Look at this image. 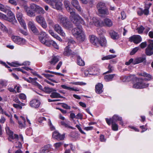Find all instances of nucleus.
<instances>
[{
    "instance_id": "nucleus-45",
    "label": "nucleus",
    "mask_w": 153,
    "mask_h": 153,
    "mask_svg": "<svg viewBox=\"0 0 153 153\" xmlns=\"http://www.w3.org/2000/svg\"><path fill=\"white\" fill-rule=\"evenodd\" d=\"M23 79H24L26 81L29 83H30L31 82H33L34 81H35L37 79L36 78H32L31 77H29V79L30 80V81L27 78H25L23 77Z\"/></svg>"
},
{
    "instance_id": "nucleus-12",
    "label": "nucleus",
    "mask_w": 153,
    "mask_h": 153,
    "mask_svg": "<svg viewBox=\"0 0 153 153\" xmlns=\"http://www.w3.org/2000/svg\"><path fill=\"white\" fill-rule=\"evenodd\" d=\"M71 48V47H69V46H67L65 49L63 54L65 56H71V57H73L75 55H77V52H72L71 50L70 49Z\"/></svg>"
},
{
    "instance_id": "nucleus-5",
    "label": "nucleus",
    "mask_w": 153,
    "mask_h": 153,
    "mask_svg": "<svg viewBox=\"0 0 153 153\" xmlns=\"http://www.w3.org/2000/svg\"><path fill=\"white\" fill-rule=\"evenodd\" d=\"M50 5L52 8L58 10L62 9V0H43Z\"/></svg>"
},
{
    "instance_id": "nucleus-64",
    "label": "nucleus",
    "mask_w": 153,
    "mask_h": 153,
    "mask_svg": "<svg viewBox=\"0 0 153 153\" xmlns=\"http://www.w3.org/2000/svg\"><path fill=\"white\" fill-rule=\"evenodd\" d=\"M134 60L133 59L131 58L130 59L128 62H126L125 64L126 65H129L131 63H132L134 64Z\"/></svg>"
},
{
    "instance_id": "nucleus-25",
    "label": "nucleus",
    "mask_w": 153,
    "mask_h": 153,
    "mask_svg": "<svg viewBox=\"0 0 153 153\" xmlns=\"http://www.w3.org/2000/svg\"><path fill=\"white\" fill-rule=\"evenodd\" d=\"M77 57V63L79 66H83L85 65L84 61L82 60L81 57L79 55L78 53L77 52V55H75Z\"/></svg>"
},
{
    "instance_id": "nucleus-21",
    "label": "nucleus",
    "mask_w": 153,
    "mask_h": 153,
    "mask_svg": "<svg viewBox=\"0 0 153 153\" xmlns=\"http://www.w3.org/2000/svg\"><path fill=\"white\" fill-rule=\"evenodd\" d=\"M54 30L59 34L62 36H65V34L61 27L58 24H56L54 26Z\"/></svg>"
},
{
    "instance_id": "nucleus-44",
    "label": "nucleus",
    "mask_w": 153,
    "mask_h": 153,
    "mask_svg": "<svg viewBox=\"0 0 153 153\" xmlns=\"http://www.w3.org/2000/svg\"><path fill=\"white\" fill-rule=\"evenodd\" d=\"M144 29V27L142 25H141L140 27L137 29V30H138V32L139 34L142 33Z\"/></svg>"
},
{
    "instance_id": "nucleus-10",
    "label": "nucleus",
    "mask_w": 153,
    "mask_h": 153,
    "mask_svg": "<svg viewBox=\"0 0 153 153\" xmlns=\"http://www.w3.org/2000/svg\"><path fill=\"white\" fill-rule=\"evenodd\" d=\"M122 117L117 114H114L112 117L108 118H105V121L108 125L110 124V121H112L116 123L117 121H119L122 120Z\"/></svg>"
},
{
    "instance_id": "nucleus-58",
    "label": "nucleus",
    "mask_w": 153,
    "mask_h": 153,
    "mask_svg": "<svg viewBox=\"0 0 153 153\" xmlns=\"http://www.w3.org/2000/svg\"><path fill=\"white\" fill-rule=\"evenodd\" d=\"M17 143V144L15 146V147L16 148H18V149L21 150V149L22 148V144L20 142H16Z\"/></svg>"
},
{
    "instance_id": "nucleus-39",
    "label": "nucleus",
    "mask_w": 153,
    "mask_h": 153,
    "mask_svg": "<svg viewBox=\"0 0 153 153\" xmlns=\"http://www.w3.org/2000/svg\"><path fill=\"white\" fill-rule=\"evenodd\" d=\"M61 124L64 126L65 128H71V129H74L75 128H74L73 127L69 126L67 123H66L64 121H62L60 122Z\"/></svg>"
},
{
    "instance_id": "nucleus-34",
    "label": "nucleus",
    "mask_w": 153,
    "mask_h": 153,
    "mask_svg": "<svg viewBox=\"0 0 153 153\" xmlns=\"http://www.w3.org/2000/svg\"><path fill=\"white\" fill-rule=\"evenodd\" d=\"M142 40L141 36L139 35H135L134 43L138 44Z\"/></svg>"
},
{
    "instance_id": "nucleus-28",
    "label": "nucleus",
    "mask_w": 153,
    "mask_h": 153,
    "mask_svg": "<svg viewBox=\"0 0 153 153\" xmlns=\"http://www.w3.org/2000/svg\"><path fill=\"white\" fill-rule=\"evenodd\" d=\"M116 75V74H115L106 75L104 76V79L106 82L111 81Z\"/></svg>"
},
{
    "instance_id": "nucleus-51",
    "label": "nucleus",
    "mask_w": 153,
    "mask_h": 153,
    "mask_svg": "<svg viewBox=\"0 0 153 153\" xmlns=\"http://www.w3.org/2000/svg\"><path fill=\"white\" fill-rule=\"evenodd\" d=\"M19 97L20 99L23 100H25L26 98L25 95L23 93L19 94Z\"/></svg>"
},
{
    "instance_id": "nucleus-46",
    "label": "nucleus",
    "mask_w": 153,
    "mask_h": 153,
    "mask_svg": "<svg viewBox=\"0 0 153 153\" xmlns=\"http://www.w3.org/2000/svg\"><path fill=\"white\" fill-rule=\"evenodd\" d=\"M17 3L21 5L26 6L25 5L26 4L27 1L25 0H17Z\"/></svg>"
},
{
    "instance_id": "nucleus-9",
    "label": "nucleus",
    "mask_w": 153,
    "mask_h": 153,
    "mask_svg": "<svg viewBox=\"0 0 153 153\" xmlns=\"http://www.w3.org/2000/svg\"><path fill=\"white\" fill-rule=\"evenodd\" d=\"M31 7L32 9H35V13H36L38 14L42 15L45 13L43 8L33 3L31 4Z\"/></svg>"
},
{
    "instance_id": "nucleus-50",
    "label": "nucleus",
    "mask_w": 153,
    "mask_h": 153,
    "mask_svg": "<svg viewBox=\"0 0 153 153\" xmlns=\"http://www.w3.org/2000/svg\"><path fill=\"white\" fill-rule=\"evenodd\" d=\"M140 48L142 49L145 48L147 46V43L146 41L142 42L139 45Z\"/></svg>"
},
{
    "instance_id": "nucleus-32",
    "label": "nucleus",
    "mask_w": 153,
    "mask_h": 153,
    "mask_svg": "<svg viewBox=\"0 0 153 153\" xmlns=\"http://www.w3.org/2000/svg\"><path fill=\"white\" fill-rule=\"evenodd\" d=\"M110 124L108 125L110 126L111 124V129L112 130L114 131H117L118 129V125L114 122L110 121Z\"/></svg>"
},
{
    "instance_id": "nucleus-1",
    "label": "nucleus",
    "mask_w": 153,
    "mask_h": 153,
    "mask_svg": "<svg viewBox=\"0 0 153 153\" xmlns=\"http://www.w3.org/2000/svg\"><path fill=\"white\" fill-rule=\"evenodd\" d=\"M64 2L65 7L68 11L70 12V19L76 26V27L72 30V34L77 40L80 42L84 41L85 40V36L82 30L81 25L85 24V23L84 21L79 15L76 14L70 8V3L68 1H65Z\"/></svg>"
},
{
    "instance_id": "nucleus-7",
    "label": "nucleus",
    "mask_w": 153,
    "mask_h": 153,
    "mask_svg": "<svg viewBox=\"0 0 153 153\" xmlns=\"http://www.w3.org/2000/svg\"><path fill=\"white\" fill-rule=\"evenodd\" d=\"M148 44L145 50V53L148 56L153 55V40L149 39L148 40Z\"/></svg>"
},
{
    "instance_id": "nucleus-35",
    "label": "nucleus",
    "mask_w": 153,
    "mask_h": 153,
    "mask_svg": "<svg viewBox=\"0 0 153 153\" xmlns=\"http://www.w3.org/2000/svg\"><path fill=\"white\" fill-rule=\"evenodd\" d=\"M116 56H117L115 55H109L102 57V59L103 60H105L110 59L113 58H115Z\"/></svg>"
},
{
    "instance_id": "nucleus-62",
    "label": "nucleus",
    "mask_w": 153,
    "mask_h": 153,
    "mask_svg": "<svg viewBox=\"0 0 153 153\" xmlns=\"http://www.w3.org/2000/svg\"><path fill=\"white\" fill-rule=\"evenodd\" d=\"M17 87V85H16L14 86V88H13L11 87H10L8 88V90L10 92L16 93V92L15 89Z\"/></svg>"
},
{
    "instance_id": "nucleus-16",
    "label": "nucleus",
    "mask_w": 153,
    "mask_h": 153,
    "mask_svg": "<svg viewBox=\"0 0 153 153\" xmlns=\"http://www.w3.org/2000/svg\"><path fill=\"white\" fill-rule=\"evenodd\" d=\"M102 25L106 27H111L113 25V21L109 18H105L102 22Z\"/></svg>"
},
{
    "instance_id": "nucleus-57",
    "label": "nucleus",
    "mask_w": 153,
    "mask_h": 153,
    "mask_svg": "<svg viewBox=\"0 0 153 153\" xmlns=\"http://www.w3.org/2000/svg\"><path fill=\"white\" fill-rule=\"evenodd\" d=\"M52 45L56 49H58L59 47L56 43L54 41H53L51 40V45Z\"/></svg>"
},
{
    "instance_id": "nucleus-24",
    "label": "nucleus",
    "mask_w": 153,
    "mask_h": 153,
    "mask_svg": "<svg viewBox=\"0 0 153 153\" xmlns=\"http://www.w3.org/2000/svg\"><path fill=\"white\" fill-rule=\"evenodd\" d=\"M8 15L9 16L8 19L7 20L10 22H13L14 21H16V20L15 16L13 13L11 11H9L8 13Z\"/></svg>"
},
{
    "instance_id": "nucleus-22",
    "label": "nucleus",
    "mask_w": 153,
    "mask_h": 153,
    "mask_svg": "<svg viewBox=\"0 0 153 153\" xmlns=\"http://www.w3.org/2000/svg\"><path fill=\"white\" fill-rule=\"evenodd\" d=\"M146 60L145 57H139L136 58L134 60V65H136L143 62L146 63Z\"/></svg>"
},
{
    "instance_id": "nucleus-23",
    "label": "nucleus",
    "mask_w": 153,
    "mask_h": 153,
    "mask_svg": "<svg viewBox=\"0 0 153 153\" xmlns=\"http://www.w3.org/2000/svg\"><path fill=\"white\" fill-rule=\"evenodd\" d=\"M90 41L94 45H96L98 43V39L94 35H92L90 37Z\"/></svg>"
},
{
    "instance_id": "nucleus-49",
    "label": "nucleus",
    "mask_w": 153,
    "mask_h": 153,
    "mask_svg": "<svg viewBox=\"0 0 153 153\" xmlns=\"http://www.w3.org/2000/svg\"><path fill=\"white\" fill-rule=\"evenodd\" d=\"M0 19H2L7 20L8 19V18L6 15L0 12Z\"/></svg>"
},
{
    "instance_id": "nucleus-17",
    "label": "nucleus",
    "mask_w": 153,
    "mask_h": 153,
    "mask_svg": "<svg viewBox=\"0 0 153 153\" xmlns=\"http://www.w3.org/2000/svg\"><path fill=\"white\" fill-rule=\"evenodd\" d=\"M41 104V102L38 99H34L32 100L30 102V105L31 107L37 108H39Z\"/></svg>"
},
{
    "instance_id": "nucleus-33",
    "label": "nucleus",
    "mask_w": 153,
    "mask_h": 153,
    "mask_svg": "<svg viewBox=\"0 0 153 153\" xmlns=\"http://www.w3.org/2000/svg\"><path fill=\"white\" fill-rule=\"evenodd\" d=\"M43 91L47 94H50L53 91H56L55 89L47 87H45L44 88Z\"/></svg>"
},
{
    "instance_id": "nucleus-52",
    "label": "nucleus",
    "mask_w": 153,
    "mask_h": 153,
    "mask_svg": "<svg viewBox=\"0 0 153 153\" xmlns=\"http://www.w3.org/2000/svg\"><path fill=\"white\" fill-rule=\"evenodd\" d=\"M63 144V143H62L59 142L55 143L54 145V146L57 149L60 147Z\"/></svg>"
},
{
    "instance_id": "nucleus-56",
    "label": "nucleus",
    "mask_w": 153,
    "mask_h": 153,
    "mask_svg": "<svg viewBox=\"0 0 153 153\" xmlns=\"http://www.w3.org/2000/svg\"><path fill=\"white\" fill-rule=\"evenodd\" d=\"M75 43V42L74 41L73 39H69L68 40V45L67 46H69V47H71V44L73 45Z\"/></svg>"
},
{
    "instance_id": "nucleus-59",
    "label": "nucleus",
    "mask_w": 153,
    "mask_h": 153,
    "mask_svg": "<svg viewBox=\"0 0 153 153\" xmlns=\"http://www.w3.org/2000/svg\"><path fill=\"white\" fill-rule=\"evenodd\" d=\"M71 3L72 5L74 7L79 4V2L77 0H72Z\"/></svg>"
},
{
    "instance_id": "nucleus-2",
    "label": "nucleus",
    "mask_w": 153,
    "mask_h": 153,
    "mask_svg": "<svg viewBox=\"0 0 153 153\" xmlns=\"http://www.w3.org/2000/svg\"><path fill=\"white\" fill-rule=\"evenodd\" d=\"M126 79L128 81L132 82L133 87L136 89L146 88L149 86V84L143 82V79L138 78L134 75H130L127 77Z\"/></svg>"
},
{
    "instance_id": "nucleus-30",
    "label": "nucleus",
    "mask_w": 153,
    "mask_h": 153,
    "mask_svg": "<svg viewBox=\"0 0 153 153\" xmlns=\"http://www.w3.org/2000/svg\"><path fill=\"white\" fill-rule=\"evenodd\" d=\"M102 47H105L106 44V40L105 37H102L100 38V39H98V43Z\"/></svg>"
},
{
    "instance_id": "nucleus-41",
    "label": "nucleus",
    "mask_w": 153,
    "mask_h": 153,
    "mask_svg": "<svg viewBox=\"0 0 153 153\" xmlns=\"http://www.w3.org/2000/svg\"><path fill=\"white\" fill-rule=\"evenodd\" d=\"M59 104L61 105V106L64 108L66 109H70L71 107L68 105L67 104L65 103H59Z\"/></svg>"
},
{
    "instance_id": "nucleus-38",
    "label": "nucleus",
    "mask_w": 153,
    "mask_h": 153,
    "mask_svg": "<svg viewBox=\"0 0 153 153\" xmlns=\"http://www.w3.org/2000/svg\"><path fill=\"white\" fill-rule=\"evenodd\" d=\"M0 29L3 32L6 33L8 32V29L3 24L0 22Z\"/></svg>"
},
{
    "instance_id": "nucleus-55",
    "label": "nucleus",
    "mask_w": 153,
    "mask_h": 153,
    "mask_svg": "<svg viewBox=\"0 0 153 153\" xmlns=\"http://www.w3.org/2000/svg\"><path fill=\"white\" fill-rule=\"evenodd\" d=\"M13 106L15 108L17 109H22V107L20 106V104H13Z\"/></svg>"
},
{
    "instance_id": "nucleus-4",
    "label": "nucleus",
    "mask_w": 153,
    "mask_h": 153,
    "mask_svg": "<svg viewBox=\"0 0 153 153\" xmlns=\"http://www.w3.org/2000/svg\"><path fill=\"white\" fill-rule=\"evenodd\" d=\"M39 41L43 44L48 47L51 45V40L49 39L46 33L42 32L39 36Z\"/></svg>"
},
{
    "instance_id": "nucleus-37",
    "label": "nucleus",
    "mask_w": 153,
    "mask_h": 153,
    "mask_svg": "<svg viewBox=\"0 0 153 153\" xmlns=\"http://www.w3.org/2000/svg\"><path fill=\"white\" fill-rule=\"evenodd\" d=\"M7 64L11 66L12 67H17L21 65V64L18 63L17 62H13L11 63L7 62Z\"/></svg>"
},
{
    "instance_id": "nucleus-61",
    "label": "nucleus",
    "mask_w": 153,
    "mask_h": 153,
    "mask_svg": "<svg viewBox=\"0 0 153 153\" xmlns=\"http://www.w3.org/2000/svg\"><path fill=\"white\" fill-rule=\"evenodd\" d=\"M76 127L78 129L79 131L81 133L84 134H86V133L82 130L81 127L78 124L76 125Z\"/></svg>"
},
{
    "instance_id": "nucleus-6",
    "label": "nucleus",
    "mask_w": 153,
    "mask_h": 153,
    "mask_svg": "<svg viewBox=\"0 0 153 153\" xmlns=\"http://www.w3.org/2000/svg\"><path fill=\"white\" fill-rule=\"evenodd\" d=\"M60 24L62 26L68 29H69L73 27L72 24L71 22L69 20L68 18L63 17L60 18Z\"/></svg>"
},
{
    "instance_id": "nucleus-54",
    "label": "nucleus",
    "mask_w": 153,
    "mask_h": 153,
    "mask_svg": "<svg viewBox=\"0 0 153 153\" xmlns=\"http://www.w3.org/2000/svg\"><path fill=\"white\" fill-rule=\"evenodd\" d=\"M65 137V134H60L58 136L56 139L59 140H62L64 139Z\"/></svg>"
},
{
    "instance_id": "nucleus-42",
    "label": "nucleus",
    "mask_w": 153,
    "mask_h": 153,
    "mask_svg": "<svg viewBox=\"0 0 153 153\" xmlns=\"http://www.w3.org/2000/svg\"><path fill=\"white\" fill-rule=\"evenodd\" d=\"M149 7H147L146 6H145V9L143 10V13L145 15H148L149 14Z\"/></svg>"
},
{
    "instance_id": "nucleus-48",
    "label": "nucleus",
    "mask_w": 153,
    "mask_h": 153,
    "mask_svg": "<svg viewBox=\"0 0 153 153\" xmlns=\"http://www.w3.org/2000/svg\"><path fill=\"white\" fill-rule=\"evenodd\" d=\"M0 63L2 64L3 66H5L6 68H8V69L10 72H12L13 70L10 69V67L5 62H3L2 61H0Z\"/></svg>"
},
{
    "instance_id": "nucleus-47",
    "label": "nucleus",
    "mask_w": 153,
    "mask_h": 153,
    "mask_svg": "<svg viewBox=\"0 0 153 153\" xmlns=\"http://www.w3.org/2000/svg\"><path fill=\"white\" fill-rule=\"evenodd\" d=\"M59 134L60 133L57 131H55L53 133L52 137L53 138L56 139Z\"/></svg>"
},
{
    "instance_id": "nucleus-11",
    "label": "nucleus",
    "mask_w": 153,
    "mask_h": 153,
    "mask_svg": "<svg viewBox=\"0 0 153 153\" xmlns=\"http://www.w3.org/2000/svg\"><path fill=\"white\" fill-rule=\"evenodd\" d=\"M22 14L21 13H18L16 14V18L21 26L25 29H26L27 27L25 22L22 19Z\"/></svg>"
},
{
    "instance_id": "nucleus-60",
    "label": "nucleus",
    "mask_w": 153,
    "mask_h": 153,
    "mask_svg": "<svg viewBox=\"0 0 153 153\" xmlns=\"http://www.w3.org/2000/svg\"><path fill=\"white\" fill-rule=\"evenodd\" d=\"M100 140L101 142H105L106 139L105 138L103 134H100Z\"/></svg>"
},
{
    "instance_id": "nucleus-29",
    "label": "nucleus",
    "mask_w": 153,
    "mask_h": 153,
    "mask_svg": "<svg viewBox=\"0 0 153 153\" xmlns=\"http://www.w3.org/2000/svg\"><path fill=\"white\" fill-rule=\"evenodd\" d=\"M98 10L99 13L101 14L108 15L109 14V11L107 7L102 9H99Z\"/></svg>"
},
{
    "instance_id": "nucleus-14",
    "label": "nucleus",
    "mask_w": 153,
    "mask_h": 153,
    "mask_svg": "<svg viewBox=\"0 0 153 153\" xmlns=\"http://www.w3.org/2000/svg\"><path fill=\"white\" fill-rule=\"evenodd\" d=\"M24 8L27 12L28 16L30 17L34 16L35 15V9H32L31 7V4L29 7L27 6H24Z\"/></svg>"
},
{
    "instance_id": "nucleus-36",
    "label": "nucleus",
    "mask_w": 153,
    "mask_h": 153,
    "mask_svg": "<svg viewBox=\"0 0 153 153\" xmlns=\"http://www.w3.org/2000/svg\"><path fill=\"white\" fill-rule=\"evenodd\" d=\"M97 7L98 10H99V9H102L106 7L105 5V4L104 3L102 2H100L99 3L97 6Z\"/></svg>"
},
{
    "instance_id": "nucleus-13",
    "label": "nucleus",
    "mask_w": 153,
    "mask_h": 153,
    "mask_svg": "<svg viewBox=\"0 0 153 153\" xmlns=\"http://www.w3.org/2000/svg\"><path fill=\"white\" fill-rule=\"evenodd\" d=\"M12 39L13 41L18 45H23L25 42V39L20 38L19 36H12Z\"/></svg>"
},
{
    "instance_id": "nucleus-3",
    "label": "nucleus",
    "mask_w": 153,
    "mask_h": 153,
    "mask_svg": "<svg viewBox=\"0 0 153 153\" xmlns=\"http://www.w3.org/2000/svg\"><path fill=\"white\" fill-rule=\"evenodd\" d=\"M6 131L8 135V138L9 141L12 142V140H18L19 138L21 141L23 140V137L22 134H20L19 136L16 134H13V132L10 130L8 127L6 128Z\"/></svg>"
},
{
    "instance_id": "nucleus-26",
    "label": "nucleus",
    "mask_w": 153,
    "mask_h": 153,
    "mask_svg": "<svg viewBox=\"0 0 153 153\" xmlns=\"http://www.w3.org/2000/svg\"><path fill=\"white\" fill-rule=\"evenodd\" d=\"M93 22L94 25L97 27L101 26H102V23L98 18L94 17L93 19Z\"/></svg>"
},
{
    "instance_id": "nucleus-18",
    "label": "nucleus",
    "mask_w": 153,
    "mask_h": 153,
    "mask_svg": "<svg viewBox=\"0 0 153 153\" xmlns=\"http://www.w3.org/2000/svg\"><path fill=\"white\" fill-rule=\"evenodd\" d=\"M103 91V85L101 83H98L95 86V91L98 94H101Z\"/></svg>"
},
{
    "instance_id": "nucleus-20",
    "label": "nucleus",
    "mask_w": 153,
    "mask_h": 153,
    "mask_svg": "<svg viewBox=\"0 0 153 153\" xmlns=\"http://www.w3.org/2000/svg\"><path fill=\"white\" fill-rule=\"evenodd\" d=\"M109 34L111 38L113 40H117L120 38L118 33L114 30H110Z\"/></svg>"
},
{
    "instance_id": "nucleus-15",
    "label": "nucleus",
    "mask_w": 153,
    "mask_h": 153,
    "mask_svg": "<svg viewBox=\"0 0 153 153\" xmlns=\"http://www.w3.org/2000/svg\"><path fill=\"white\" fill-rule=\"evenodd\" d=\"M28 28L31 30L33 33L36 35H38L39 32L33 22L29 21L28 23Z\"/></svg>"
},
{
    "instance_id": "nucleus-31",
    "label": "nucleus",
    "mask_w": 153,
    "mask_h": 153,
    "mask_svg": "<svg viewBox=\"0 0 153 153\" xmlns=\"http://www.w3.org/2000/svg\"><path fill=\"white\" fill-rule=\"evenodd\" d=\"M50 97L51 98H64L65 97L62 96H61V95L59 93L56 92H53L51 93V94L50 95Z\"/></svg>"
},
{
    "instance_id": "nucleus-8",
    "label": "nucleus",
    "mask_w": 153,
    "mask_h": 153,
    "mask_svg": "<svg viewBox=\"0 0 153 153\" xmlns=\"http://www.w3.org/2000/svg\"><path fill=\"white\" fill-rule=\"evenodd\" d=\"M36 21L44 29L47 27V23L44 18L41 15H39L36 17Z\"/></svg>"
},
{
    "instance_id": "nucleus-43",
    "label": "nucleus",
    "mask_w": 153,
    "mask_h": 153,
    "mask_svg": "<svg viewBox=\"0 0 153 153\" xmlns=\"http://www.w3.org/2000/svg\"><path fill=\"white\" fill-rule=\"evenodd\" d=\"M139 49V47H135L131 51L130 54L131 55H134L138 50Z\"/></svg>"
},
{
    "instance_id": "nucleus-27",
    "label": "nucleus",
    "mask_w": 153,
    "mask_h": 153,
    "mask_svg": "<svg viewBox=\"0 0 153 153\" xmlns=\"http://www.w3.org/2000/svg\"><path fill=\"white\" fill-rule=\"evenodd\" d=\"M59 56H52L51 61L49 62L52 65H55L59 61Z\"/></svg>"
},
{
    "instance_id": "nucleus-63",
    "label": "nucleus",
    "mask_w": 153,
    "mask_h": 153,
    "mask_svg": "<svg viewBox=\"0 0 153 153\" xmlns=\"http://www.w3.org/2000/svg\"><path fill=\"white\" fill-rule=\"evenodd\" d=\"M108 68L109 70L105 73V74L111 73L112 71V67L110 64L108 65Z\"/></svg>"
},
{
    "instance_id": "nucleus-19",
    "label": "nucleus",
    "mask_w": 153,
    "mask_h": 153,
    "mask_svg": "<svg viewBox=\"0 0 153 153\" xmlns=\"http://www.w3.org/2000/svg\"><path fill=\"white\" fill-rule=\"evenodd\" d=\"M52 146L48 144L44 146L40 150V153H46L51 150Z\"/></svg>"
},
{
    "instance_id": "nucleus-53",
    "label": "nucleus",
    "mask_w": 153,
    "mask_h": 153,
    "mask_svg": "<svg viewBox=\"0 0 153 153\" xmlns=\"http://www.w3.org/2000/svg\"><path fill=\"white\" fill-rule=\"evenodd\" d=\"M72 84L74 85H84L85 84V83L83 82H72Z\"/></svg>"
},
{
    "instance_id": "nucleus-40",
    "label": "nucleus",
    "mask_w": 153,
    "mask_h": 153,
    "mask_svg": "<svg viewBox=\"0 0 153 153\" xmlns=\"http://www.w3.org/2000/svg\"><path fill=\"white\" fill-rule=\"evenodd\" d=\"M90 69H88L85 70L84 74L86 76H89L90 75H94L95 74L94 73H90Z\"/></svg>"
}]
</instances>
